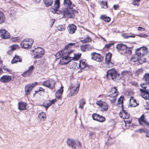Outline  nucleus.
I'll use <instances>...</instances> for the list:
<instances>
[{"label":"nucleus","instance_id":"f257e3e1","mask_svg":"<svg viewBox=\"0 0 149 149\" xmlns=\"http://www.w3.org/2000/svg\"><path fill=\"white\" fill-rule=\"evenodd\" d=\"M130 73V71L124 70L120 74L117 73L116 70L111 69L107 72L106 77L107 79H111L115 81L119 82L124 76L129 74Z\"/></svg>","mask_w":149,"mask_h":149},{"label":"nucleus","instance_id":"f03ea898","mask_svg":"<svg viewBox=\"0 0 149 149\" xmlns=\"http://www.w3.org/2000/svg\"><path fill=\"white\" fill-rule=\"evenodd\" d=\"M72 3L70 0H64L63 4L66 5L67 7L64 12L66 17L68 18H74L75 17L74 14L78 13V11L73 9V6L74 5L72 4Z\"/></svg>","mask_w":149,"mask_h":149},{"label":"nucleus","instance_id":"7ed1b4c3","mask_svg":"<svg viewBox=\"0 0 149 149\" xmlns=\"http://www.w3.org/2000/svg\"><path fill=\"white\" fill-rule=\"evenodd\" d=\"M148 52L147 48L146 47H141L137 49L135 51V54H134L131 58L132 61L135 62L140 60H142L141 57L146 55Z\"/></svg>","mask_w":149,"mask_h":149},{"label":"nucleus","instance_id":"20e7f679","mask_svg":"<svg viewBox=\"0 0 149 149\" xmlns=\"http://www.w3.org/2000/svg\"><path fill=\"white\" fill-rule=\"evenodd\" d=\"M35 50H32L33 53V58L34 59L39 58H41L45 53V51L42 48L38 47L35 48Z\"/></svg>","mask_w":149,"mask_h":149},{"label":"nucleus","instance_id":"39448f33","mask_svg":"<svg viewBox=\"0 0 149 149\" xmlns=\"http://www.w3.org/2000/svg\"><path fill=\"white\" fill-rule=\"evenodd\" d=\"M75 43H70L65 46L64 48L62 50L64 54H68V55H70L74 52L73 50H70L73 46H74Z\"/></svg>","mask_w":149,"mask_h":149},{"label":"nucleus","instance_id":"423d86ee","mask_svg":"<svg viewBox=\"0 0 149 149\" xmlns=\"http://www.w3.org/2000/svg\"><path fill=\"white\" fill-rule=\"evenodd\" d=\"M37 82H35L26 85L25 87V95H29L33 88L37 85Z\"/></svg>","mask_w":149,"mask_h":149},{"label":"nucleus","instance_id":"0eeeda50","mask_svg":"<svg viewBox=\"0 0 149 149\" xmlns=\"http://www.w3.org/2000/svg\"><path fill=\"white\" fill-rule=\"evenodd\" d=\"M56 82L53 79H51L43 82L42 85L51 89L54 87Z\"/></svg>","mask_w":149,"mask_h":149},{"label":"nucleus","instance_id":"6e6552de","mask_svg":"<svg viewBox=\"0 0 149 149\" xmlns=\"http://www.w3.org/2000/svg\"><path fill=\"white\" fill-rule=\"evenodd\" d=\"M96 104L103 109V111H106L108 109V106L105 102L100 100L96 102Z\"/></svg>","mask_w":149,"mask_h":149},{"label":"nucleus","instance_id":"1a4fd4ad","mask_svg":"<svg viewBox=\"0 0 149 149\" xmlns=\"http://www.w3.org/2000/svg\"><path fill=\"white\" fill-rule=\"evenodd\" d=\"M0 36L4 39H7L10 37V33L6 29H2L0 30Z\"/></svg>","mask_w":149,"mask_h":149},{"label":"nucleus","instance_id":"9d476101","mask_svg":"<svg viewBox=\"0 0 149 149\" xmlns=\"http://www.w3.org/2000/svg\"><path fill=\"white\" fill-rule=\"evenodd\" d=\"M122 108V111L119 113L120 116L124 119H128L130 117V115L126 110L124 109L123 107Z\"/></svg>","mask_w":149,"mask_h":149},{"label":"nucleus","instance_id":"9b49d317","mask_svg":"<svg viewBox=\"0 0 149 149\" xmlns=\"http://www.w3.org/2000/svg\"><path fill=\"white\" fill-rule=\"evenodd\" d=\"M11 80V77L9 75H4L1 77L0 81L3 83L10 82Z\"/></svg>","mask_w":149,"mask_h":149},{"label":"nucleus","instance_id":"f8f14e48","mask_svg":"<svg viewBox=\"0 0 149 149\" xmlns=\"http://www.w3.org/2000/svg\"><path fill=\"white\" fill-rule=\"evenodd\" d=\"M33 43V42L32 43H31V44H30L29 42L25 40H24L21 42L20 45L22 48H30L31 47V45Z\"/></svg>","mask_w":149,"mask_h":149},{"label":"nucleus","instance_id":"ddd939ff","mask_svg":"<svg viewBox=\"0 0 149 149\" xmlns=\"http://www.w3.org/2000/svg\"><path fill=\"white\" fill-rule=\"evenodd\" d=\"M138 121L139 123L141 125L145 126V125L148 126L149 125V123L146 121L144 115L141 116L140 118L139 119Z\"/></svg>","mask_w":149,"mask_h":149},{"label":"nucleus","instance_id":"4468645a","mask_svg":"<svg viewBox=\"0 0 149 149\" xmlns=\"http://www.w3.org/2000/svg\"><path fill=\"white\" fill-rule=\"evenodd\" d=\"M112 56V54L110 52H108L106 54L105 56V62L107 64H111V66H113V63L111 61V59Z\"/></svg>","mask_w":149,"mask_h":149},{"label":"nucleus","instance_id":"2eb2a0df","mask_svg":"<svg viewBox=\"0 0 149 149\" xmlns=\"http://www.w3.org/2000/svg\"><path fill=\"white\" fill-rule=\"evenodd\" d=\"M76 29V26L73 24H69L67 27L69 33L71 34L74 33Z\"/></svg>","mask_w":149,"mask_h":149},{"label":"nucleus","instance_id":"dca6fc26","mask_svg":"<svg viewBox=\"0 0 149 149\" xmlns=\"http://www.w3.org/2000/svg\"><path fill=\"white\" fill-rule=\"evenodd\" d=\"M76 141L73 139H68L67 140V144L73 149H76L75 146Z\"/></svg>","mask_w":149,"mask_h":149},{"label":"nucleus","instance_id":"f3484780","mask_svg":"<svg viewBox=\"0 0 149 149\" xmlns=\"http://www.w3.org/2000/svg\"><path fill=\"white\" fill-rule=\"evenodd\" d=\"M79 68L81 70H83L85 68H88V69L89 68V66L86 65V63L82 60H80Z\"/></svg>","mask_w":149,"mask_h":149},{"label":"nucleus","instance_id":"a211bd4d","mask_svg":"<svg viewBox=\"0 0 149 149\" xmlns=\"http://www.w3.org/2000/svg\"><path fill=\"white\" fill-rule=\"evenodd\" d=\"M147 85V86H143L144 85H143V83L140 84V86L143 88H140V91L141 93L144 92L147 93L149 91V84Z\"/></svg>","mask_w":149,"mask_h":149},{"label":"nucleus","instance_id":"6ab92c4d","mask_svg":"<svg viewBox=\"0 0 149 149\" xmlns=\"http://www.w3.org/2000/svg\"><path fill=\"white\" fill-rule=\"evenodd\" d=\"M127 48V46L122 44H117L116 46V48L118 51H124Z\"/></svg>","mask_w":149,"mask_h":149},{"label":"nucleus","instance_id":"aec40b11","mask_svg":"<svg viewBox=\"0 0 149 149\" xmlns=\"http://www.w3.org/2000/svg\"><path fill=\"white\" fill-rule=\"evenodd\" d=\"M63 87L61 86L60 89H59L56 93V97L57 98L59 99L61 97V95L63 91Z\"/></svg>","mask_w":149,"mask_h":149},{"label":"nucleus","instance_id":"412c9836","mask_svg":"<svg viewBox=\"0 0 149 149\" xmlns=\"http://www.w3.org/2000/svg\"><path fill=\"white\" fill-rule=\"evenodd\" d=\"M22 61V59L20 58L19 56L16 55L12 60L11 63L12 64L16 63L17 62H21Z\"/></svg>","mask_w":149,"mask_h":149},{"label":"nucleus","instance_id":"4be33fe9","mask_svg":"<svg viewBox=\"0 0 149 149\" xmlns=\"http://www.w3.org/2000/svg\"><path fill=\"white\" fill-rule=\"evenodd\" d=\"M18 108L20 110L26 109V103L24 102H19L18 103Z\"/></svg>","mask_w":149,"mask_h":149},{"label":"nucleus","instance_id":"5701e85b","mask_svg":"<svg viewBox=\"0 0 149 149\" xmlns=\"http://www.w3.org/2000/svg\"><path fill=\"white\" fill-rule=\"evenodd\" d=\"M143 79L145 81L143 85L149 84V73H146L143 78Z\"/></svg>","mask_w":149,"mask_h":149},{"label":"nucleus","instance_id":"b1692460","mask_svg":"<svg viewBox=\"0 0 149 149\" xmlns=\"http://www.w3.org/2000/svg\"><path fill=\"white\" fill-rule=\"evenodd\" d=\"M115 141L114 137H108L107 141L105 142V144L107 146H110Z\"/></svg>","mask_w":149,"mask_h":149},{"label":"nucleus","instance_id":"393cba45","mask_svg":"<svg viewBox=\"0 0 149 149\" xmlns=\"http://www.w3.org/2000/svg\"><path fill=\"white\" fill-rule=\"evenodd\" d=\"M52 105V104L50 103L48 100H46L44 101L42 105V106L44 107L46 110H47L48 108Z\"/></svg>","mask_w":149,"mask_h":149},{"label":"nucleus","instance_id":"a878e982","mask_svg":"<svg viewBox=\"0 0 149 149\" xmlns=\"http://www.w3.org/2000/svg\"><path fill=\"white\" fill-rule=\"evenodd\" d=\"M6 20V17L4 13L0 11V24H2L5 22Z\"/></svg>","mask_w":149,"mask_h":149},{"label":"nucleus","instance_id":"bb28decb","mask_svg":"<svg viewBox=\"0 0 149 149\" xmlns=\"http://www.w3.org/2000/svg\"><path fill=\"white\" fill-rule=\"evenodd\" d=\"M38 118L41 120H45L46 118V114L44 112H41L39 113L38 115Z\"/></svg>","mask_w":149,"mask_h":149},{"label":"nucleus","instance_id":"cd10ccee","mask_svg":"<svg viewBox=\"0 0 149 149\" xmlns=\"http://www.w3.org/2000/svg\"><path fill=\"white\" fill-rule=\"evenodd\" d=\"M43 1L45 6L47 7L51 6L53 3V0H43Z\"/></svg>","mask_w":149,"mask_h":149},{"label":"nucleus","instance_id":"c85d7f7f","mask_svg":"<svg viewBox=\"0 0 149 149\" xmlns=\"http://www.w3.org/2000/svg\"><path fill=\"white\" fill-rule=\"evenodd\" d=\"M141 95V97L145 100H149V91L147 93H142Z\"/></svg>","mask_w":149,"mask_h":149},{"label":"nucleus","instance_id":"c756f323","mask_svg":"<svg viewBox=\"0 0 149 149\" xmlns=\"http://www.w3.org/2000/svg\"><path fill=\"white\" fill-rule=\"evenodd\" d=\"M124 100V97L123 95H121L118 100V104H122V108L123 107V103Z\"/></svg>","mask_w":149,"mask_h":149},{"label":"nucleus","instance_id":"7c9ffc66","mask_svg":"<svg viewBox=\"0 0 149 149\" xmlns=\"http://www.w3.org/2000/svg\"><path fill=\"white\" fill-rule=\"evenodd\" d=\"M64 55L63 50H61V52H57L55 55L56 58V59H59L61 58Z\"/></svg>","mask_w":149,"mask_h":149},{"label":"nucleus","instance_id":"2f4dec72","mask_svg":"<svg viewBox=\"0 0 149 149\" xmlns=\"http://www.w3.org/2000/svg\"><path fill=\"white\" fill-rule=\"evenodd\" d=\"M69 55H68V54H64V56L62 58L64 59L66 61H70V62L72 60V57L69 56Z\"/></svg>","mask_w":149,"mask_h":149},{"label":"nucleus","instance_id":"473e14b6","mask_svg":"<svg viewBox=\"0 0 149 149\" xmlns=\"http://www.w3.org/2000/svg\"><path fill=\"white\" fill-rule=\"evenodd\" d=\"M78 91L77 88H75L73 89H71L70 93V94L72 96L75 95L78 92Z\"/></svg>","mask_w":149,"mask_h":149},{"label":"nucleus","instance_id":"72a5a7b5","mask_svg":"<svg viewBox=\"0 0 149 149\" xmlns=\"http://www.w3.org/2000/svg\"><path fill=\"white\" fill-rule=\"evenodd\" d=\"M70 62V61H66L63 58H62L60 59L59 63L61 65H66L68 64L69 62Z\"/></svg>","mask_w":149,"mask_h":149},{"label":"nucleus","instance_id":"f704fd0d","mask_svg":"<svg viewBox=\"0 0 149 149\" xmlns=\"http://www.w3.org/2000/svg\"><path fill=\"white\" fill-rule=\"evenodd\" d=\"M79 102V108L81 109L83 108L84 106L86 103L84 99H81Z\"/></svg>","mask_w":149,"mask_h":149},{"label":"nucleus","instance_id":"c9c22d12","mask_svg":"<svg viewBox=\"0 0 149 149\" xmlns=\"http://www.w3.org/2000/svg\"><path fill=\"white\" fill-rule=\"evenodd\" d=\"M81 54H79V53L77 54H74V56L72 58V60H77L79 59L81 57Z\"/></svg>","mask_w":149,"mask_h":149},{"label":"nucleus","instance_id":"e433bc0d","mask_svg":"<svg viewBox=\"0 0 149 149\" xmlns=\"http://www.w3.org/2000/svg\"><path fill=\"white\" fill-rule=\"evenodd\" d=\"M99 53H97L95 52H93L91 53V58L94 60L95 61L97 58V56H98V54Z\"/></svg>","mask_w":149,"mask_h":149},{"label":"nucleus","instance_id":"4c0bfd02","mask_svg":"<svg viewBox=\"0 0 149 149\" xmlns=\"http://www.w3.org/2000/svg\"><path fill=\"white\" fill-rule=\"evenodd\" d=\"M65 10V8L64 10H63L62 11H60L58 10V9H57V11L56 12V13L57 14H58L59 15L62 14L63 15V17H65V18H68L67 17H66L65 16V13H64V11Z\"/></svg>","mask_w":149,"mask_h":149},{"label":"nucleus","instance_id":"58836bf2","mask_svg":"<svg viewBox=\"0 0 149 149\" xmlns=\"http://www.w3.org/2000/svg\"><path fill=\"white\" fill-rule=\"evenodd\" d=\"M117 90V88L114 87L111 89L110 91L111 93H114L115 94H118V92Z\"/></svg>","mask_w":149,"mask_h":149},{"label":"nucleus","instance_id":"ea45409f","mask_svg":"<svg viewBox=\"0 0 149 149\" xmlns=\"http://www.w3.org/2000/svg\"><path fill=\"white\" fill-rule=\"evenodd\" d=\"M100 115L96 113H94L92 115V117L93 119L94 120H96L98 121V118Z\"/></svg>","mask_w":149,"mask_h":149},{"label":"nucleus","instance_id":"a19ab883","mask_svg":"<svg viewBox=\"0 0 149 149\" xmlns=\"http://www.w3.org/2000/svg\"><path fill=\"white\" fill-rule=\"evenodd\" d=\"M101 6L102 7L104 8H107V1H102L101 3Z\"/></svg>","mask_w":149,"mask_h":149},{"label":"nucleus","instance_id":"79ce46f5","mask_svg":"<svg viewBox=\"0 0 149 149\" xmlns=\"http://www.w3.org/2000/svg\"><path fill=\"white\" fill-rule=\"evenodd\" d=\"M91 41V38L88 36L86 38H85L84 39L81 40L80 41L83 43H85L86 42H90Z\"/></svg>","mask_w":149,"mask_h":149},{"label":"nucleus","instance_id":"37998d69","mask_svg":"<svg viewBox=\"0 0 149 149\" xmlns=\"http://www.w3.org/2000/svg\"><path fill=\"white\" fill-rule=\"evenodd\" d=\"M98 121L102 123L104 122L105 121L106 119L104 117L100 115L99 118H98Z\"/></svg>","mask_w":149,"mask_h":149},{"label":"nucleus","instance_id":"c03bdc74","mask_svg":"<svg viewBox=\"0 0 149 149\" xmlns=\"http://www.w3.org/2000/svg\"><path fill=\"white\" fill-rule=\"evenodd\" d=\"M132 48V47H127V48L125 50V53L129 54H131L132 53V50H131Z\"/></svg>","mask_w":149,"mask_h":149},{"label":"nucleus","instance_id":"a18cd8bd","mask_svg":"<svg viewBox=\"0 0 149 149\" xmlns=\"http://www.w3.org/2000/svg\"><path fill=\"white\" fill-rule=\"evenodd\" d=\"M27 70L24 72L22 74V76L23 77H26L27 76H29L31 74Z\"/></svg>","mask_w":149,"mask_h":149},{"label":"nucleus","instance_id":"49530a36","mask_svg":"<svg viewBox=\"0 0 149 149\" xmlns=\"http://www.w3.org/2000/svg\"><path fill=\"white\" fill-rule=\"evenodd\" d=\"M122 35L124 38H134L135 37V36L134 35H129L125 34H123Z\"/></svg>","mask_w":149,"mask_h":149},{"label":"nucleus","instance_id":"de8ad7c7","mask_svg":"<svg viewBox=\"0 0 149 149\" xmlns=\"http://www.w3.org/2000/svg\"><path fill=\"white\" fill-rule=\"evenodd\" d=\"M98 55L97 58L96 59L95 61L99 62H101L102 61L103 57L101 56V54L99 53L98 54Z\"/></svg>","mask_w":149,"mask_h":149},{"label":"nucleus","instance_id":"09e8293b","mask_svg":"<svg viewBox=\"0 0 149 149\" xmlns=\"http://www.w3.org/2000/svg\"><path fill=\"white\" fill-rule=\"evenodd\" d=\"M57 29L58 30L62 31H64L65 29V26L62 25H59L58 26Z\"/></svg>","mask_w":149,"mask_h":149},{"label":"nucleus","instance_id":"8fccbe9b","mask_svg":"<svg viewBox=\"0 0 149 149\" xmlns=\"http://www.w3.org/2000/svg\"><path fill=\"white\" fill-rule=\"evenodd\" d=\"M141 0H134L132 2V4L135 6H139V2Z\"/></svg>","mask_w":149,"mask_h":149},{"label":"nucleus","instance_id":"3c124183","mask_svg":"<svg viewBox=\"0 0 149 149\" xmlns=\"http://www.w3.org/2000/svg\"><path fill=\"white\" fill-rule=\"evenodd\" d=\"M143 72V70L142 69H139L136 71L135 73V75L137 76H139V75L141 74Z\"/></svg>","mask_w":149,"mask_h":149},{"label":"nucleus","instance_id":"603ef678","mask_svg":"<svg viewBox=\"0 0 149 149\" xmlns=\"http://www.w3.org/2000/svg\"><path fill=\"white\" fill-rule=\"evenodd\" d=\"M87 51H89L94 48L93 47L88 44L85 45Z\"/></svg>","mask_w":149,"mask_h":149},{"label":"nucleus","instance_id":"864d4df0","mask_svg":"<svg viewBox=\"0 0 149 149\" xmlns=\"http://www.w3.org/2000/svg\"><path fill=\"white\" fill-rule=\"evenodd\" d=\"M34 69V67L33 65H31L29 67L28 71L32 74L33 72V71Z\"/></svg>","mask_w":149,"mask_h":149},{"label":"nucleus","instance_id":"5fc2aeb1","mask_svg":"<svg viewBox=\"0 0 149 149\" xmlns=\"http://www.w3.org/2000/svg\"><path fill=\"white\" fill-rule=\"evenodd\" d=\"M80 48L81 50L84 52H85L87 51L85 45H81L80 47Z\"/></svg>","mask_w":149,"mask_h":149},{"label":"nucleus","instance_id":"6e6d98bb","mask_svg":"<svg viewBox=\"0 0 149 149\" xmlns=\"http://www.w3.org/2000/svg\"><path fill=\"white\" fill-rule=\"evenodd\" d=\"M113 44V43L110 42L108 44H106L105 46V47L107 48V49H109Z\"/></svg>","mask_w":149,"mask_h":149},{"label":"nucleus","instance_id":"4d7b16f0","mask_svg":"<svg viewBox=\"0 0 149 149\" xmlns=\"http://www.w3.org/2000/svg\"><path fill=\"white\" fill-rule=\"evenodd\" d=\"M136 36H139L140 37L146 38L148 36L145 34L141 33L139 35H136Z\"/></svg>","mask_w":149,"mask_h":149},{"label":"nucleus","instance_id":"13d9d810","mask_svg":"<svg viewBox=\"0 0 149 149\" xmlns=\"http://www.w3.org/2000/svg\"><path fill=\"white\" fill-rule=\"evenodd\" d=\"M18 47V46L17 45H13V46H11L9 48H10L13 51L15 50Z\"/></svg>","mask_w":149,"mask_h":149},{"label":"nucleus","instance_id":"bf43d9fd","mask_svg":"<svg viewBox=\"0 0 149 149\" xmlns=\"http://www.w3.org/2000/svg\"><path fill=\"white\" fill-rule=\"evenodd\" d=\"M76 145L79 148H81V146L80 142L79 141H76L75 146Z\"/></svg>","mask_w":149,"mask_h":149},{"label":"nucleus","instance_id":"052dcab7","mask_svg":"<svg viewBox=\"0 0 149 149\" xmlns=\"http://www.w3.org/2000/svg\"><path fill=\"white\" fill-rule=\"evenodd\" d=\"M89 135L91 138H94L95 137V133L94 132H91L89 133Z\"/></svg>","mask_w":149,"mask_h":149},{"label":"nucleus","instance_id":"680f3d73","mask_svg":"<svg viewBox=\"0 0 149 149\" xmlns=\"http://www.w3.org/2000/svg\"><path fill=\"white\" fill-rule=\"evenodd\" d=\"M147 131V130L146 129H139L137 132H139V133H142V132H145Z\"/></svg>","mask_w":149,"mask_h":149},{"label":"nucleus","instance_id":"e2e57ef3","mask_svg":"<svg viewBox=\"0 0 149 149\" xmlns=\"http://www.w3.org/2000/svg\"><path fill=\"white\" fill-rule=\"evenodd\" d=\"M110 102L112 104H113L115 103L116 100V97H113V98L110 100Z\"/></svg>","mask_w":149,"mask_h":149},{"label":"nucleus","instance_id":"0e129e2a","mask_svg":"<svg viewBox=\"0 0 149 149\" xmlns=\"http://www.w3.org/2000/svg\"><path fill=\"white\" fill-rule=\"evenodd\" d=\"M60 4L54 3V8L58 9L60 7Z\"/></svg>","mask_w":149,"mask_h":149},{"label":"nucleus","instance_id":"69168bd1","mask_svg":"<svg viewBox=\"0 0 149 149\" xmlns=\"http://www.w3.org/2000/svg\"><path fill=\"white\" fill-rule=\"evenodd\" d=\"M118 95V94H115L114 93H111V94L109 95V96L111 97H116V96Z\"/></svg>","mask_w":149,"mask_h":149},{"label":"nucleus","instance_id":"338daca9","mask_svg":"<svg viewBox=\"0 0 149 149\" xmlns=\"http://www.w3.org/2000/svg\"><path fill=\"white\" fill-rule=\"evenodd\" d=\"M138 31H144L145 30V29L144 28L139 26L138 28Z\"/></svg>","mask_w":149,"mask_h":149},{"label":"nucleus","instance_id":"774afa93","mask_svg":"<svg viewBox=\"0 0 149 149\" xmlns=\"http://www.w3.org/2000/svg\"><path fill=\"white\" fill-rule=\"evenodd\" d=\"M49 102L50 103L52 104V105L53 104H54L55 102L56 101V99H52V100H48Z\"/></svg>","mask_w":149,"mask_h":149}]
</instances>
